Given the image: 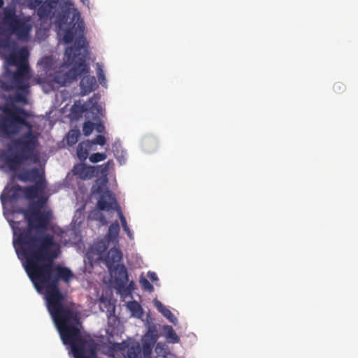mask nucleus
<instances>
[{"instance_id":"20e7f679","label":"nucleus","mask_w":358,"mask_h":358,"mask_svg":"<svg viewBox=\"0 0 358 358\" xmlns=\"http://www.w3.org/2000/svg\"><path fill=\"white\" fill-rule=\"evenodd\" d=\"M3 13V24L6 28L5 31L10 35H15L18 41H29L33 29L30 17H19L16 8L13 6L4 7Z\"/></svg>"},{"instance_id":"4468645a","label":"nucleus","mask_w":358,"mask_h":358,"mask_svg":"<svg viewBox=\"0 0 358 358\" xmlns=\"http://www.w3.org/2000/svg\"><path fill=\"white\" fill-rule=\"evenodd\" d=\"M95 171V166H88L83 163L74 165L72 169L73 175L83 180L93 178Z\"/></svg>"},{"instance_id":"39448f33","label":"nucleus","mask_w":358,"mask_h":358,"mask_svg":"<svg viewBox=\"0 0 358 358\" xmlns=\"http://www.w3.org/2000/svg\"><path fill=\"white\" fill-rule=\"evenodd\" d=\"M16 147L20 149V152H10L9 150H0V162L10 171H17L20 166L29 159H33L34 163L38 162L39 157L34 154L36 149L23 150L22 145H16Z\"/></svg>"},{"instance_id":"a211bd4d","label":"nucleus","mask_w":358,"mask_h":358,"mask_svg":"<svg viewBox=\"0 0 358 358\" xmlns=\"http://www.w3.org/2000/svg\"><path fill=\"white\" fill-rule=\"evenodd\" d=\"M55 8L48 3L47 0L43 2L38 8L37 14L41 19L50 18L51 19L54 15Z\"/></svg>"},{"instance_id":"2f4dec72","label":"nucleus","mask_w":358,"mask_h":358,"mask_svg":"<svg viewBox=\"0 0 358 358\" xmlns=\"http://www.w3.org/2000/svg\"><path fill=\"white\" fill-rule=\"evenodd\" d=\"M345 84L342 82H336L334 84L333 90L337 94H341L344 93L345 90Z\"/></svg>"},{"instance_id":"dca6fc26","label":"nucleus","mask_w":358,"mask_h":358,"mask_svg":"<svg viewBox=\"0 0 358 358\" xmlns=\"http://www.w3.org/2000/svg\"><path fill=\"white\" fill-rule=\"evenodd\" d=\"M114 270L116 285L120 288L124 287L129 280L126 266L123 264H117L115 266Z\"/></svg>"},{"instance_id":"c756f323","label":"nucleus","mask_w":358,"mask_h":358,"mask_svg":"<svg viewBox=\"0 0 358 358\" xmlns=\"http://www.w3.org/2000/svg\"><path fill=\"white\" fill-rule=\"evenodd\" d=\"M166 337L171 338L173 343H178L179 341V337L171 327H168Z\"/></svg>"},{"instance_id":"b1692460","label":"nucleus","mask_w":358,"mask_h":358,"mask_svg":"<svg viewBox=\"0 0 358 358\" xmlns=\"http://www.w3.org/2000/svg\"><path fill=\"white\" fill-rule=\"evenodd\" d=\"M87 110L85 104L75 103L71 107V113L77 117H80Z\"/></svg>"},{"instance_id":"4be33fe9","label":"nucleus","mask_w":358,"mask_h":358,"mask_svg":"<svg viewBox=\"0 0 358 358\" xmlns=\"http://www.w3.org/2000/svg\"><path fill=\"white\" fill-rule=\"evenodd\" d=\"M141 352V345L138 343H133L127 348L126 358H139Z\"/></svg>"},{"instance_id":"6ab92c4d","label":"nucleus","mask_w":358,"mask_h":358,"mask_svg":"<svg viewBox=\"0 0 358 358\" xmlns=\"http://www.w3.org/2000/svg\"><path fill=\"white\" fill-rule=\"evenodd\" d=\"M127 308L131 312L133 317L141 318L143 316V309L140 303L136 301H132L127 303Z\"/></svg>"},{"instance_id":"a878e982","label":"nucleus","mask_w":358,"mask_h":358,"mask_svg":"<svg viewBox=\"0 0 358 358\" xmlns=\"http://www.w3.org/2000/svg\"><path fill=\"white\" fill-rule=\"evenodd\" d=\"M89 158L91 163L96 164L103 162V160L107 158V155L105 152H94L91 155Z\"/></svg>"},{"instance_id":"e433bc0d","label":"nucleus","mask_w":358,"mask_h":358,"mask_svg":"<svg viewBox=\"0 0 358 358\" xmlns=\"http://www.w3.org/2000/svg\"><path fill=\"white\" fill-rule=\"evenodd\" d=\"M68 12L64 13L62 15H58V21L59 23L64 22L65 20H66L67 18Z\"/></svg>"},{"instance_id":"79ce46f5","label":"nucleus","mask_w":358,"mask_h":358,"mask_svg":"<svg viewBox=\"0 0 358 358\" xmlns=\"http://www.w3.org/2000/svg\"><path fill=\"white\" fill-rule=\"evenodd\" d=\"M103 129H104V127L101 124H99L96 128V130L99 132H102Z\"/></svg>"},{"instance_id":"aec40b11","label":"nucleus","mask_w":358,"mask_h":358,"mask_svg":"<svg viewBox=\"0 0 358 358\" xmlns=\"http://www.w3.org/2000/svg\"><path fill=\"white\" fill-rule=\"evenodd\" d=\"M155 306L160 313L169 319L171 322L174 323L176 320V317L171 310L165 307L162 303L158 300L155 301Z\"/></svg>"},{"instance_id":"473e14b6","label":"nucleus","mask_w":358,"mask_h":358,"mask_svg":"<svg viewBox=\"0 0 358 358\" xmlns=\"http://www.w3.org/2000/svg\"><path fill=\"white\" fill-rule=\"evenodd\" d=\"M90 143L92 148L93 145H103L106 143V138L102 135H98L92 141H90Z\"/></svg>"},{"instance_id":"a19ab883","label":"nucleus","mask_w":358,"mask_h":358,"mask_svg":"<svg viewBox=\"0 0 358 358\" xmlns=\"http://www.w3.org/2000/svg\"><path fill=\"white\" fill-rule=\"evenodd\" d=\"M8 45V41H2L0 43V46L3 47V48L7 47Z\"/></svg>"},{"instance_id":"a18cd8bd","label":"nucleus","mask_w":358,"mask_h":358,"mask_svg":"<svg viewBox=\"0 0 358 358\" xmlns=\"http://www.w3.org/2000/svg\"><path fill=\"white\" fill-rule=\"evenodd\" d=\"M134 285V282H131L129 286Z\"/></svg>"},{"instance_id":"72a5a7b5","label":"nucleus","mask_w":358,"mask_h":358,"mask_svg":"<svg viewBox=\"0 0 358 358\" xmlns=\"http://www.w3.org/2000/svg\"><path fill=\"white\" fill-rule=\"evenodd\" d=\"M96 75L99 82L103 85L106 83L105 75L103 69L101 66H98L96 69Z\"/></svg>"},{"instance_id":"5701e85b","label":"nucleus","mask_w":358,"mask_h":358,"mask_svg":"<svg viewBox=\"0 0 358 358\" xmlns=\"http://www.w3.org/2000/svg\"><path fill=\"white\" fill-rule=\"evenodd\" d=\"M80 136L79 129H71L66 136L67 144L69 145L76 144L78 141Z\"/></svg>"},{"instance_id":"423d86ee","label":"nucleus","mask_w":358,"mask_h":358,"mask_svg":"<svg viewBox=\"0 0 358 358\" xmlns=\"http://www.w3.org/2000/svg\"><path fill=\"white\" fill-rule=\"evenodd\" d=\"M29 68L20 66L15 72L6 70V74L10 78L9 81L0 80V87L6 91L13 90L29 92Z\"/></svg>"},{"instance_id":"58836bf2","label":"nucleus","mask_w":358,"mask_h":358,"mask_svg":"<svg viewBox=\"0 0 358 358\" xmlns=\"http://www.w3.org/2000/svg\"><path fill=\"white\" fill-rule=\"evenodd\" d=\"M148 276L152 281H155V280H158L157 275L154 272H148Z\"/></svg>"},{"instance_id":"7ed1b4c3","label":"nucleus","mask_w":358,"mask_h":358,"mask_svg":"<svg viewBox=\"0 0 358 358\" xmlns=\"http://www.w3.org/2000/svg\"><path fill=\"white\" fill-rule=\"evenodd\" d=\"M3 115L0 119V132L6 138L17 135L26 127L28 131L17 138L13 143L15 145H22L23 150L36 149L38 138L33 131V126L27 120L29 114L23 108L17 106L5 107L3 109Z\"/></svg>"},{"instance_id":"1a4fd4ad","label":"nucleus","mask_w":358,"mask_h":358,"mask_svg":"<svg viewBox=\"0 0 358 358\" xmlns=\"http://www.w3.org/2000/svg\"><path fill=\"white\" fill-rule=\"evenodd\" d=\"M27 59L28 51L26 48H22L16 52L10 53L6 58V62L8 65L16 66L17 69L20 66L29 68Z\"/></svg>"},{"instance_id":"49530a36","label":"nucleus","mask_w":358,"mask_h":358,"mask_svg":"<svg viewBox=\"0 0 358 358\" xmlns=\"http://www.w3.org/2000/svg\"><path fill=\"white\" fill-rule=\"evenodd\" d=\"M150 358H151V357H150Z\"/></svg>"},{"instance_id":"7c9ffc66","label":"nucleus","mask_w":358,"mask_h":358,"mask_svg":"<svg viewBox=\"0 0 358 358\" xmlns=\"http://www.w3.org/2000/svg\"><path fill=\"white\" fill-rule=\"evenodd\" d=\"M141 350L143 355V358H150L152 352V348L150 344L145 343Z\"/></svg>"},{"instance_id":"393cba45","label":"nucleus","mask_w":358,"mask_h":358,"mask_svg":"<svg viewBox=\"0 0 358 358\" xmlns=\"http://www.w3.org/2000/svg\"><path fill=\"white\" fill-rule=\"evenodd\" d=\"M118 213H119V217L120 219L123 230L127 234L129 238L130 239H132L133 238V234H132L131 231H130V229H129V228L128 227L127 221L125 217L124 216V215L122 214L121 210H119Z\"/></svg>"},{"instance_id":"0eeeda50","label":"nucleus","mask_w":358,"mask_h":358,"mask_svg":"<svg viewBox=\"0 0 358 358\" xmlns=\"http://www.w3.org/2000/svg\"><path fill=\"white\" fill-rule=\"evenodd\" d=\"M92 192L99 194L100 197L97 201L96 207L99 210H110L117 206L115 196L108 189L104 183L94 185Z\"/></svg>"},{"instance_id":"c03bdc74","label":"nucleus","mask_w":358,"mask_h":358,"mask_svg":"<svg viewBox=\"0 0 358 358\" xmlns=\"http://www.w3.org/2000/svg\"><path fill=\"white\" fill-rule=\"evenodd\" d=\"M106 164H108V166L110 167V165L113 164V162L112 159H109V161L108 162H106Z\"/></svg>"},{"instance_id":"9d476101","label":"nucleus","mask_w":358,"mask_h":358,"mask_svg":"<svg viewBox=\"0 0 358 358\" xmlns=\"http://www.w3.org/2000/svg\"><path fill=\"white\" fill-rule=\"evenodd\" d=\"M23 194V187L20 185L15 184L12 185H7L4 187V191L0 196V200L3 205L6 202H13L17 201L22 197Z\"/></svg>"},{"instance_id":"bb28decb","label":"nucleus","mask_w":358,"mask_h":358,"mask_svg":"<svg viewBox=\"0 0 358 358\" xmlns=\"http://www.w3.org/2000/svg\"><path fill=\"white\" fill-rule=\"evenodd\" d=\"M29 92H23L22 90H17V93L14 95L13 99L16 102L27 103V94Z\"/></svg>"},{"instance_id":"f8f14e48","label":"nucleus","mask_w":358,"mask_h":358,"mask_svg":"<svg viewBox=\"0 0 358 358\" xmlns=\"http://www.w3.org/2000/svg\"><path fill=\"white\" fill-rule=\"evenodd\" d=\"M90 69L88 70V71ZM89 72L85 73H80L78 75L81 77L80 82V87L81 90V94L87 95L91 93L92 91L96 90L97 87L96 80L94 76L88 74Z\"/></svg>"},{"instance_id":"412c9836","label":"nucleus","mask_w":358,"mask_h":358,"mask_svg":"<svg viewBox=\"0 0 358 358\" xmlns=\"http://www.w3.org/2000/svg\"><path fill=\"white\" fill-rule=\"evenodd\" d=\"M120 231V227L117 221H115L114 223H112L108 229V232L106 236V239L110 241H114L117 238L119 232Z\"/></svg>"},{"instance_id":"f704fd0d","label":"nucleus","mask_w":358,"mask_h":358,"mask_svg":"<svg viewBox=\"0 0 358 358\" xmlns=\"http://www.w3.org/2000/svg\"><path fill=\"white\" fill-rule=\"evenodd\" d=\"M145 336L151 337L152 341L154 343L156 342L157 338L158 337L157 331L155 329V328H150L148 330L147 334H145Z\"/></svg>"},{"instance_id":"9b49d317","label":"nucleus","mask_w":358,"mask_h":358,"mask_svg":"<svg viewBox=\"0 0 358 358\" xmlns=\"http://www.w3.org/2000/svg\"><path fill=\"white\" fill-rule=\"evenodd\" d=\"M45 187V180H39L35 185L23 187V195L29 201L38 197L43 194Z\"/></svg>"},{"instance_id":"ddd939ff","label":"nucleus","mask_w":358,"mask_h":358,"mask_svg":"<svg viewBox=\"0 0 358 358\" xmlns=\"http://www.w3.org/2000/svg\"><path fill=\"white\" fill-rule=\"evenodd\" d=\"M17 178L23 182H36L39 180H45L43 172L38 168L22 170L17 175Z\"/></svg>"},{"instance_id":"2eb2a0df","label":"nucleus","mask_w":358,"mask_h":358,"mask_svg":"<svg viewBox=\"0 0 358 358\" xmlns=\"http://www.w3.org/2000/svg\"><path fill=\"white\" fill-rule=\"evenodd\" d=\"M122 259V253L119 249L112 248L109 249L108 252L105 256L104 261L109 270L115 268V264L117 265Z\"/></svg>"},{"instance_id":"4c0bfd02","label":"nucleus","mask_w":358,"mask_h":358,"mask_svg":"<svg viewBox=\"0 0 358 358\" xmlns=\"http://www.w3.org/2000/svg\"><path fill=\"white\" fill-rule=\"evenodd\" d=\"M100 168H101V173H105L109 170L108 164H106V163L103 164L102 165L100 166Z\"/></svg>"},{"instance_id":"c85d7f7f","label":"nucleus","mask_w":358,"mask_h":358,"mask_svg":"<svg viewBox=\"0 0 358 358\" xmlns=\"http://www.w3.org/2000/svg\"><path fill=\"white\" fill-rule=\"evenodd\" d=\"M73 38L74 34L72 31V29H66L63 36V40L66 44H69V43H71L73 40Z\"/></svg>"},{"instance_id":"6e6552de","label":"nucleus","mask_w":358,"mask_h":358,"mask_svg":"<svg viewBox=\"0 0 358 358\" xmlns=\"http://www.w3.org/2000/svg\"><path fill=\"white\" fill-rule=\"evenodd\" d=\"M109 242L106 239L97 240L87 252L86 255L90 261H100L103 254L108 248Z\"/></svg>"},{"instance_id":"ea45409f","label":"nucleus","mask_w":358,"mask_h":358,"mask_svg":"<svg viewBox=\"0 0 358 358\" xmlns=\"http://www.w3.org/2000/svg\"><path fill=\"white\" fill-rule=\"evenodd\" d=\"M49 3H50L55 8L59 3V0H47Z\"/></svg>"},{"instance_id":"c9c22d12","label":"nucleus","mask_w":358,"mask_h":358,"mask_svg":"<svg viewBox=\"0 0 358 358\" xmlns=\"http://www.w3.org/2000/svg\"><path fill=\"white\" fill-rule=\"evenodd\" d=\"M140 282H141L142 287L145 289L148 290V292H152L153 285L148 280H146L145 278H143V279L141 280Z\"/></svg>"},{"instance_id":"f257e3e1","label":"nucleus","mask_w":358,"mask_h":358,"mask_svg":"<svg viewBox=\"0 0 358 358\" xmlns=\"http://www.w3.org/2000/svg\"><path fill=\"white\" fill-rule=\"evenodd\" d=\"M36 201L28 209H20L17 213L23 215L27 227H20V221L13 220V246L18 258L33 282L36 290L45 292L48 310L59 331L64 345H69L73 357H97L99 345L90 336H83L80 329V316L77 310L64 305L66 296L61 292L59 280L69 282L73 277L69 268L55 264L59 252L51 249L54 237L50 234L38 236L33 233L47 231L51 213L41 210L48 198L41 194Z\"/></svg>"},{"instance_id":"f03ea898","label":"nucleus","mask_w":358,"mask_h":358,"mask_svg":"<svg viewBox=\"0 0 358 358\" xmlns=\"http://www.w3.org/2000/svg\"><path fill=\"white\" fill-rule=\"evenodd\" d=\"M78 29L81 34L75 39L73 46L66 48L67 62L63 63L53 74L52 82L58 87L66 86L77 80L78 74L88 72L89 66L85 63L88 43L83 34L85 27L79 24Z\"/></svg>"},{"instance_id":"f3484780","label":"nucleus","mask_w":358,"mask_h":358,"mask_svg":"<svg viewBox=\"0 0 358 358\" xmlns=\"http://www.w3.org/2000/svg\"><path fill=\"white\" fill-rule=\"evenodd\" d=\"M90 150H92L90 141L87 140L78 143L77 148V155L78 159L81 162H85V160L89 157Z\"/></svg>"},{"instance_id":"37998d69","label":"nucleus","mask_w":358,"mask_h":358,"mask_svg":"<svg viewBox=\"0 0 358 358\" xmlns=\"http://www.w3.org/2000/svg\"><path fill=\"white\" fill-rule=\"evenodd\" d=\"M5 4L4 0H0V8H2Z\"/></svg>"},{"instance_id":"cd10ccee","label":"nucleus","mask_w":358,"mask_h":358,"mask_svg":"<svg viewBox=\"0 0 358 358\" xmlns=\"http://www.w3.org/2000/svg\"><path fill=\"white\" fill-rule=\"evenodd\" d=\"M94 129V124L91 121H86L84 122L83 127V131L84 134V136H88L91 135L92 131Z\"/></svg>"}]
</instances>
